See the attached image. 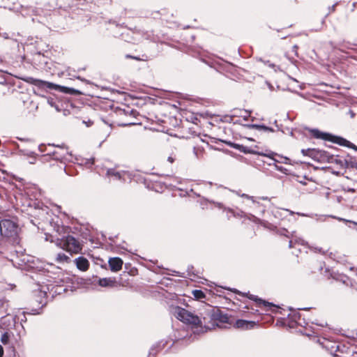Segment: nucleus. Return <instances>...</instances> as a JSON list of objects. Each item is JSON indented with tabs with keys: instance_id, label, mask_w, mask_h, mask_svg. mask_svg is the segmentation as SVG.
<instances>
[{
	"instance_id": "53",
	"label": "nucleus",
	"mask_w": 357,
	"mask_h": 357,
	"mask_svg": "<svg viewBox=\"0 0 357 357\" xmlns=\"http://www.w3.org/2000/svg\"><path fill=\"white\" fill-rule=\"evenodd\" d=\"M31 164H33L34 162L33 161V160H31V162H30Z\"/></svg>"
},
{
	"instance_id": "25",
	"label": "nucleus",
	"mask_w": 357,
	"mask_h": 357,
	"mask_svg": "<svg viewBox=\"0 0 357 357\" xmlns=\"http://www.w3.org/2000/svg\"><path fill=\"white\" fill-rule=\"evenodd\" d=\"M69 257L63 253H59L56 256V261L59 262L67 261Z\"/></svg>"
},
{
	"instance_id": "36",
	"label": "nucleus",
	"mask_w": 357,
	"mask_h": 357,
	"mask_svg": "<svg viewBox=\"0 0 357 357\" xmlns=\"http://www.w3.org/2000/svg\"><path fill=\"white\" fill-rule=\"evenodd\" d=\"M351 167L357 169V161L351 162Z\"/></svg>"
},
{
	"instance_id": "43",
	"label": "nucleus",
	"mask_w": 357,
	"mask_h": 357,
	"mask_svg": "<svg viewBox=\"0 0 357 357\" xmlns=\"http://www.w3.org/2000/svg\"><path fill=\"white\" fill-rule=\"evenodd\" d=\"M292 243H293V240H290L289 242V248L292 247Z\"/></svg>"
},
{
	"instance_id": "48",
	"label": "nucleus",
	"mask_w": 357,
	"mask_h": 357,
	"mask_svg": "<svg viewBox=\"0 0 357 357\" xmlns=\"http://www.w3.org/2000/svg\"><path fill=\"white\" fill-rule=\"evenodd\" d=\"M278 213H279V211H276L275 213H274V216L277 217Z\"/></svg>"
},
{
	"instance_id": "13",
	"label": "nucleus",
	"mask_w": 357,
	"mask_h": 357,
	"mask_svg": "<svg viewBox=\"0 0 357 357\" xmlns=\"http://www.w3.org/2000/svg\"><path fill=\"white\" fill-rule=\"evenodd\" d=\"M256 325V322L253 321H247L243 319H238L234 324V326L241 329H251Z\"/></svg>"
},
{
	"instance_id": "49",
	"label": "nucleus",
	"mask_w": 357,
	"mask_h": 357,
	"mask_svg": "<svg viewBox=\"0 0 357 357\" xmlns=\"http://www.w3.org/2000/svg\"><path fill=\"white\" fill-rule=\"evenodd\" d=\"M91 124V121L87 122V126H89Z\"/></svg>"
},
{
	"instance_id": "56",
	"label": "nucleus",
	"mask_w": 357,
	"mask_h": 357,
	"mask_svg": "<svg viewBox=\"0 0 357 357\" xmlns=\"http://www.w3.org/2000/svg\"><path fill=\"white\" fill-rule=\"evenodd\" d=\"M66 174L71 175L70 173L66 171Z\"/></svg>"
},
{
	"instance_id": "42",
	"label": "nucleus",
	"mask_w": 357,
	"mask_h": 357,
	"mask_svg": "<svg viewBox=\"0 0 357 357\" xmlns=\"http://www.w3.org/2000/svg\"><path fill=\"white\" fill-rule=\"evenodd\" d=\"M167 160L171 163H172L174 162V158L171 156H169Z\"/></svg>"
},
{
	"instance_id": "8",
	"label": "nucleus",
	"mask_w": 357,
	"mask_h": 357,
	"mask_svg": "<svg viewBox=\"0 0 357 357\" xmlns=\"http://www.w3.org/2000/svg\"><path fill=\"white\" fill-rule=\"evenodd\" d=\"M208 315L211 320L218 321L221 323H227L229 317L227 314L223 313L218 307H213L209 306Z\"/></svg>"
},
{
	"instance_id": "57",
	"label": "nucleus",
	"mask_w": 357,
	"mask_h": 357,
	"mask_svg": "<svg viewBox=\"0 0 357 357\" xmlns=\"http://www.w3.org/2000/svg\"><path fill=\"white\" fill-rule=\"evenodd\" d=\"M307 309H308V308H307V307H304V308H303V310H307Z\"/></svg>"
},
{
	"instance_id": "44",
	"label": "nucleus",
	"mask_w": 357,
	"mask_h": 357,
	"mask_svg": "<svg viewBox=\"0 0 357 357\" xmlns=\"http://www.w3.org/2000/svg\"><path fill=\"white\" fill-rule=\"evenodd\" d=\"M227 118L229 119H227V121H228V122H230L231 121L233 120V117L232 116H229Z\"/></svg>"
},
{
	"instance_id": "28",
	"label": "nucleus",
	"mask_w": 357,
	"mask_h": 357,
	"mask_svg": "<svg viewBox=\"0 0 357 357\" xmlns=\"http://www.w3.org/2000/svg\"><path fill=\"white\" fill-rule=\"evenodd\" d=\"M1 342L3 344H8V341H9V335L7 332L4 333L2 335H1Z\"/></svg>"
},
{
	"instance_id": "39",
	"label": "nucleus",
	"mask_w": 357,
	"mask_h": 357,
	"mask_svg": "<svg viewBox=\"0 0 357 357\" xmlns=\"http://www.w3.org/2000/svg\"><path fill=\"white\" fill-rule=\"evenodd\" d=\"M95 159L93 158H91L89 159L88 162L86 163L93 164Z\"/></svg>"
},
{
	"instance_id": "55",
	"label": "nucleus",
	"mask_w": 357,
	"mask_h": 357,
	"mask_svg": "<svg viewBox=\"0 0 357 357\" xmlns=\"http://www.w3.org/2000/svg\"><path fill=\"white\" fill-rule=\"evenodd\" d=\"M22 263H25V259H23L22 260Z\"/></svg>"
},
{
	"instance_id": "5",
	"label": "nucleus",
	"mask_w": 357,
	"mask_h": 357,
	"mask_svg": "<svg viewBox=\"0 0 357 357\" xmlns=\"http://www.w3.org/2000/svg\"><path fill=\"white\" fill-rule=\"evenodd\" d=\"M301 152L304 155H308L312 158L317 159L320 162H333L334 155L328 152L317 149H302Z\"/></svg>"
},
{
	"instance_id": "16",
	"label": "nucleus",
	"mask_w": 357,
	"mask_h": 357,
	"mask_svg": "<svg viewBox=\"0 0 357 357\" xmlns=\"http://www.w3.org/2000/svg\"><path fill=\"white\" fill-rule=\"evenodd\" d=\"M124 172L116 171L115 169L111 168L107 170V176L113 177L115 180H121Z\"/></svg>"
},
{
	"instance_id": "37",
	"label": "nucleus",
	"mask_w": 357,
	"mask_h": 357,
	"mask_svg": "<svg viewBox=\"0 0 357 357\" xmlns=\"http://www.w3.org/2000/svg\"><path fill=\"white\" fill-rule=\"evenodd\" d=\"M3 348L1 345H0V357H3Z\"/></svg>"
},
{
	"instance_id": "50",
	"label": "nucleus",
	"mask_w": 357,
	"mask_h": 357,
	"mask_svg": "<svg viewBox=\"0 0 357 357\" xmlns=\"http://www.w3.org/2000/svg\"><path fill=\"white\" fill-rule=\"evenodd\" d=\"M91 124V121L87 122V126H89Z\"/></svg>"
},
{
	"instance_id": "17",
	"label": "nucleus",
	"mask_w": 357,
	"mask_h": 357,
	"mask_svg": "<svg viewBox=\"0 0 357 357\" xmlns=\"http://www.w3.org/2000/svg\"><path fill=\"white\" fill-rule=\"evenodd\" d=\"M116 113L120 116H131V115L134 116L136 113V111L134 109H130L129 107H127L126 109L119 108L116 110Z\"/></svg>"
},
{
	"instance_id": "20",
	"label": "nucleus",
	"mask_w": 357,
	"mask_h": 357,
	"mask_svg": "<svg viewBox=\"0 0 357 357\" xmlns=\"http://www.w3.org/2000/svg\"><path fill=\"white\" fill-rule=\"evenodd\" d=\"M165 346V343L162 344V345L161 346V343H157L156 344H154L153 345V347L151 348L150 351H149V356L148 357H152V356H155V354H156V351H155V350L156 349V348H160L161 349L162 347H163Z\"/></svg>"
},
{
	"instance_id": "3",
	"label": "nucleus",
	"mask_w": 357,
	"mask_h": 357,
	"mask_svg": "<svg viewBox=\"0 0 357 357\" xmlns=\"http://www.w3.org/2000/svg\"><path fill=\"white\" fill-rule=\"evenodd\" d=\"M56 245L70 254H78L82 247L79 241L70 235L63 236L56 239Z\"/></svg>"
},
{
	"instance_id": "18",
	"label": "nucleus",
	"mask_w": 357,
	"mask_h": 357,
	"mask_svg": "<svg viewBox=\"0 0 357 357\" xmlns=\"http://www.w3.org/2000/svg\"><path fill=\"white\" fill-rule=\"evenodd\" d=\"M98 284L100 287H108L113 285L114 281L111 278H99L98 280Z\"/></svg>"
},
{
	"instance_id": "12",
	"label": "nucleus",
	"mask_w": 357,
	"mask_h": 357,
	"mask_svg": "<svg viewBox=\"0 0 357 357\" xmlns=\"http://www.w3.org/2000/svg\"><path fill=\"white\" fill-rule=\"evenodd\" d=\"M110 270L112 272L120 271L123 266V260L120 257H112L108 261Z\"/></svg>"
},
{
	"instance_id": "46",
	"label": "nucleus",
	"mask_w": 357,
	"mask_h": 357,
	"mask_svg": "<svg viewBox=\"0 0 357 357\" xmlns=\"http://www.w3.org/2000/svg\"><path fill=\"white\" fill-rule=\"evenodd\" d=\"M45 209H43V208L39 209V213L40 214V213H44V212H45Z\"/></svg>"
},
{
	"instance_id": "24",
	"label": "nucleus",
	"mask_w": 357,
	"mask_h": 357,
	"mask_svg": "<svg viewBox=\"0 0 357 357\" xmlns=\"http://www.w3.org/2000/svg\"><path fill=\"white\" fill-rule=\"evenodd\" d=\"M279 234L280 235H284L285 236H287V238H294L295 236H294V234H295V231H293L291 234H290L287 229H282L280 230L279 231Z\"/></svg>"
},
{
	"instance_id": "2",
	"label": "nucleus",
	"mask_w": 357,
	"mask_h": 357,
	"mask_svg": "<svg viewBox=\"0 0 357 357\" xmlns=\"http://www.w3.org/2000/svg\"><path fill=\"white\" fill-rule=\"evenodd\" d=\"M310 132L316 139H321L325 141L332 142L340 146H347L357 151V146L355 144L342 137L333 135L328 132H322L316 128L311 129Z\"/></svg>"
},
{
	"instance_id": "6",
	"label": "nucleus",
	"mask_w": 357,
	"mask_h": 357,
	"mask_svg": "<svg viewBox=\"0 0 357 357\" xmlns=\"http://www.w3.org/2000/svg\"><path fill=\"white\" fill-rule=\"evenodd\" d=\"M18 232V225L9 219L0 221V234L6 238H15Z\"/></svg>"
},
{
	"instance_id": "27",
	"label": "nucleus",
	"mask_w": 357,
	"mask_h": 357,
	"mask_svg": "<svg viewBox=\"0 0 357 357\" xmlns=\"http://www.w3.org/2000/svg\"><path fill=\"white\" fill-rule=\"evenodd\" d=\"M20 152L24 155H27L30 157H34L35 155V153L33 151H31L27 149H20Z\"/></svg>"
},
{
	"instance_id": "34",
	"label": "nucleus",
	"mask_w": 357,
	"mask_h": 357,
	"mask_svg": "<svg viewBox=\"0 0 357 357\" xmlns=\"http://www.w3.org/2000/svg\"><path fill=\"white\" fill-rule=\"evenodd\" d=\"M348 114H349L350 117L351 118H354L355 116H356V114L354 113V112L351 109H349V112H348Z\"/></svg>"
},
{
	"instance_id": "40",
	"label": "nucleus",
	"mask_w": 357,
	"mask_h": 357,
	"mask_svg": "<svg viewBox=\"0 0 357 357\" xmlns=\"http://www.w3.org/2000/svg\"><path fill=\"white\" fill-rule=\"evenodd\" d=\"M6 301L4 299H0V307H3Z\"/></svg>"
},
{
	"instance_id": "26",
	"label": "nucleus",
	"mask_w": 357,
	"mask_h": 357,
	"mask_svg": "<svg viewBox=\"0 0 357 357\" xmlns=\"http://www.w3.org/2000/svg\"><path fill=\"white\" fill-rule=\"evenodd\" d=\"M337 3H335L333 4V6H329L328 7V13L325 15V17H324V19L322 20L321 21V24H324L325 23V19L328 16V15L331 13V12H334L335 10V6Z\"/></svg>"
},
{
	"instance_id": "7",
	"label": "nucleus",
	"mask_w": 357,
	"mask_h": 357,
	"mask_svg": "<svg viewBox=\"0 0 357 357\" xmlns=\"http://www.w3.org/2000/svg\"><path fill=\"white\" fill-rule=\"evenodd\" d=\"M229 290L232 291L233 292H234L237 294L241 295L242 296L247 297L250 300L254 301L258 305L262 304L264 306L268 307L270 308H272V307L274 308L273 310H271V312H276V310L278 308H279L278 305H277L273 303L268 302L267 301L263 300L262 298H259L257 296L250 294L249 292H246V293L241 292L236 289H229Z\"/></svg>"
},
{
	"instance_id": "41",
	"label": "nucleus",
	"mask_w": 357,
	"mask_h": 357,
	"mask_svg": "<svg viewBox=\"0 0 357 357\" xmlns=\"http://www.w3.org/2000/svg\"><path fill=\"white\" fill-rule=\"evenodd\" d=\"M132 124H135V123H132V122H127V123H123L122 126H126L132 125Z\"/></svg>"
},
{
	"instance_id": "35",
	"label": "nucleus",
	"mask_w": 357,
	"mask_h": 357,
	"mask_svg": "<svg viewBox=\"0 0 357 357\" xmlns=\"http://www.w3.org/2000/svg\"><path fill=\"white\" fill-rule=\"evenodd\" d=\"M31 314H40V312H39L38 310L33 309V310H31Z\"/></svg>"
},
{
	"instance_id": "1",
	"label": "nucleus",
	"mask_w": 357,
	"mask_h": 357,
	"mask_svg": "<svg viewBox=\"0 0 357 357\" xmlns=\"http://www.w3.org/2000/svg\"><path fill=\"white\" fill-rule=\"evenodd\" d=\"M22 79L26 83L31 84L38 87L39 89H55L60 92L70 95L81 94V92L77 89L64 86H60L52 82H46L39 79H36L32 77H25L24 78H22Z\"/></svg>"
},
{
	"instance_id": "22",
	"label": "nucleus",
	"mask_w": 357,
	"mask_h": 357,
	"mask_svg": "<svg viewBox=\"0 0 357 357\" xmlns=\"http://www.w3.org/2000/svg\"><path fill=\"white\" fill-rule=\"evenodd\" d=\"M260 225L265 228H267L270 230H274L276 229V227L271 223L268 222L266 220H260Z\"/></svg>"
},
{
	"instance_id": "52",
	"label": "nucleus",
	"mask_w": 357,
	"mask_h": 357,
	"mask_svg": "<svg viewBox=\"0 0 357 357\" xmlns=\"http://www.w3.org/2000/svg\"><path fill=\"white\" fill-rule=\"evenodd\" d=\"M300 241H301V244H303V243H304V241H303V240H300Z\"/></svg>"
},
{
	"instance_id": "47",
	"label": "nucleus",
	"mask_w": 357,
	"mask_h": 357,
	"mask_svg": "<svg viewBox=\"0 0 357 357\" xmlns=\"http://www.w3.org/2000/svg\"><path fill=\"white\" fill-rule=\"evenodd\" d=\"M284 160H285V161L284 162L287 164V160H289V158L285 157Z\"/></svg>"
},
{
	"instance_id": "54",
	"label": "nucleus",
	"mask_w": 357,
	"mask_h": 357,
	"mask_svg": "<svg viewBox=\"0 0 357 357\" xmlns=\"http://www.w3.org/2000/svg\"><path fill=\"white\" fill-rule=\"evenodd\" d=\"M31 164H33L34 162L33 161V160H31V162H30Z\"/></svg>"
},
{
	"instance_id": "38",
	"label": "nucleus",
	"mask_w": 357,
	"mask_h": 357,
	"mask_svg": "<svg viewBox=\"0 0 357 357\" xmlns=\"http://www.w3.org/2000/svg\"><path fill=\"white\" fill-rule=\"evenodd\" d=\"M126 57L127 58H132V59H136V60H140V59L139 57L132 56L129 55V54H127Z\"/></svg>"
},
{
	"instance_id": "21",
	"label": "nucleus",
	"mask_w": 357,
	"mask_h": 357,
	"mask_svg": "<svg viewBox=\"0 0 357 357\" xmlns=\"http://www.w3.org/2000/svg\"><path fill=\"white\" fill-rule=\"evenodd\" d=\"M192 294L197 299H202L206 296L204 292L200 289L193 290Z\"/></svg>"
},
{
	"instance_id": "11",
	"label": "nucleus",
	"mask_w": 357,
	"mask_h": 357,
	"mask_svg": "<svg viewBox=\"0 0 357 357\" xmlns=\"http://www.w3.org/2000/svg\"><path fill=\"white\" fill-rule=\"evenodd\" d=\"M221 141L223 143H225V144L228 145L229 147L236 149L241 153H251V154H254V155H257V153H259V151H254L251 148L243 146L242 144H236L234 142H231L230 141H227V140H221Z\"/></svg>"
},
{
	"instance_id": "29",
	"label": "nucleus",
	"mask_w": 357,
	"mask_h": 357,
	"mask_svg": "<svg viewBox=\"0 0 357 357\" xmlns=\"http://www.w3.org/2000/svg\"><path fill=\"white\" fill-rule=\"evenodd\" d=\"M47 102L50 105H51L52 107H54L57 111H59L60 109L59 108L58 105H56L55 102L54 101V100L52 98H48L47 99Z\"/></svg>"
},
{
	"instance_id": "9",
	"label": "nucleus",
	"mask_w": 357,
	"mask_h": 357,
	"mask_svg": "<svg viewBox=\"0 0 357 357\" xmlns=\"http://www.w3.org/2000/svg\"><path fill=\"white\" fill-rule=\"evenodd\" d=\"M48 287L47 286H38V289L33 290L36 301L42 307L47 304L46 296L47 294Z\"/></svg>"
},
{
	"instance_id": "10",
	"label": "nucleus",
	"mask_w": 357,
	"mask_h": 357,
	"mask_svg": "<svg viewBox=\"0 0 357 357\" xmlns=\"http://www.w3.org/2000/svg\"><path fill=\"white\" fill-rule=\"evenodd\" d=\"M56 147L59 149L57 151H53V152H48L46 153L47 155L52 156L54 160L63 161L66 159L68 155H70L68 151V148L64 144L56 145Z\"/></svg>"
},
{
	"instance_id": "19",
	"label": "nucleus",
	"mask_w": 357,
	"mask_h": 357,
	"mask_svg": "<svg viewBox=\"0 0 357 357\" xmlns=\"http://www.w3.org/2000/svg\"><path fill=\"white\" fill-rule=\"evenodd\" d=\"M257 155H263V156L269 158L270 159H271L273 160V162H278L276 159L274 158V156L276 155L277 154L273 151H269L268 153H263V152L259 151V153H257Z\"/></svg>"
},
{
	"instance_id": "14",
	"label": "nucleus",
	"mask_w": 357,
	"mask_h": 357,
	"mask_svg": "<svg viewBox=\"0 0 357 357\" xmlns=\"http://www.w3.org/2000/svg\"><path fill=\"white\" fill-rule=\"evenodd\" d=\"M244 126L250 128V129H255L259 132H273L274 129L266 126L264 124H245Z\"/></svg>"
},
{
	"instance_id": "15",
	"label": "nucleus",
	"mask_w": 357,
	"mask_h": 357,
	"mask_svg": "<svg viewBox=\"0 0 357 357\" xmlns=\"http://www.w3.org/2000/svg\"><path fill=\"white\" fill-rule=\"evenodd\" d=\"M77 268L82 271L88 269L89 266V261L84 257H79L75 259Z\"/></svg>"
},
{
	"instance_id": "32",
	"label": "nucleus",
	"mask_w": 357,
	"mask_h": 357,
	"mask_svg": "<svg viewBox=\"0 0 357 357\" xmlns=\"http://www.w3.org/2000/svg\"><path fill=\"white\" fill-rule=\"evenodd\" d=\"M207 202H210V203H213L217 207H218L219 208H223V205L222 203L220 202H215L212 200H208V199H206Z\"/></svg>"
},
{
	"instance_id": "4",
	"label": "nucleus",
	"mask_w": 357,
	"mask_h": 357,
	"mask_svg": "<svg viewBox=\"0 0 357 357\" xmlns=\"http://www.w3.org/2000/svg\"><path fill=\"white\" fill-rule=\"evenodd\" d=\"M174 316L181 321L193 326H202V320L196 314L188 311L185 308L176 306L174 311Z\"/></svg>"
},
{
	"instance_id": "45",
	"label": "nucleus",
	"mask_w": 357,
	"mask_h": 357,
	"mask_svg": "<svg viewBox=\"0 0 357 357\" xmlns=\"http://www.w3.org/2000/svg\"><path fill=\"white\" fill-rule=\"evenodd\" d=\"M261 199L263 200H268L269 199L268 197H261Z\"/></svg>"
},
{
	"instance_id": "23",
	"label": "nucleus",
	"mask_w": 357,
	"mask_h": 357,
	"mask_svg": "<svg viewBox=\"0 0 357 357\" xmlns=\"http://www.w3.org/2000/svg\"><path fill=\"white\" fill-rule=\"evenodd\" d=\"M54 146H56L54 144H48V146H46L45 144H40L38 146V149L39 151L41 152V153H43V152H45L47 151V153L48 152H53V151H51V150H47V148L48 147H54Z\"/></svg>"
},
{
	"instance_id": "31",
	"label": "nucleus",
	"mask_w": 357,
	"mask_h": 357,
	"mask_svg": "<svg viewBox=\"0 0 357 357\" xmlns=\"http://www.w3.org/2000/svg\"><path fill=\"white\" fill-rule=\"evenodd\" d=\"M241 196L242 197H245V198H246V199H251V200L253 202V203L256 204L257 206H259V202H255V200H254V197H251V196H250V195H247V194H242Z\"/></svg>"
},
{
	"instance_id": "51",
	"label": "nucleus",
	"mask_w": 357,
	"mask_h": 357,
	"mask_svg": "<svg viewBox=\"0 0 357 357\" xmlns=\"http://www.w3.org/2000/svg\"><path fill=\"white\" fill-rule=\"evenodd\" d=\"M248 139L250 141H254V139H252V138H248Z\"/></svg>"
},
{
	"instance_id": "30",
	"label": "nucleus",
	"mask_w": 357,
	"mask_h": 357,
	"mask_svg": "<svg viewBox=\"0 0 357 357\" xmlns=\"http://www.w3.org/2000/svg\"><path fill=\"white\" fill-rule=\"evenodd\" d=\"M273 164L274 165L275 169L282 173H284V174H287V169L284 167H283L282 166H279L278 165H276V162H273Z\"/></svg>"
},
{
	"instance_id": "33",
	"label": "nucleus",
	"mask_w": 357,
	"mask_h": 357,
	"mask_svg": "<svg viewBox=\"0 0 357 357\" xmlns=\"http://www.w3.org/2000/svg\"><path fill=\"white\" fill-rule=\"evenodd\" d=\"M0 36H2L5 39H8L10 38L8 33H7L6 32H4V33L0 32Z\"/></svg>"
}]
</instances>
